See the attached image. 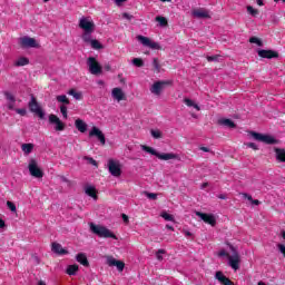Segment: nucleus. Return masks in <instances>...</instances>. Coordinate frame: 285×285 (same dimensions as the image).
I'll return each instance as SVG.
<instances>
[{"mask_svg": "<svg viewBox=\"0 0 285 285\" xmlns=\"http://www.w3.org/2000/svg\"><path fill=\"white\" fill-rule=\"evenodd\" d=\"M249 43H257L258 46H263L262 40L257 37L249 38Z\"/></svg>", "mask_w": 285, "mask_h": 285, "instance_id": "a18cd8bd", "label": "nucleus"}, {"mask_svg": "<svg viewBox=\"0 0 285 285\" xmlns=\"http://www.w3.org/2000/svg\"><path fill=\"white\" fill-rule=\"evenodd\" d=\"M169 83L170 81L164 80L154 82L150 87L151 95H156V97H159V95H161V92L164 91V88H166V86H168Z\"/></svg>", "mask_w": 285, "mask_h": 285, "instance_id": "423d86ee", "label": "nucleus"}, {"mask_svg": "<svg viewBox=\"0 0 285 285\" xmlns=\"http://www.w3.org/2000/svg\"><path fill=\"white\" fill-rule=\"evenodd\" d=\"M122 219L124 222H128V216H126V214H122Z\"/></svg>", "mask_w": 285, "mask_h": 285, "instance_id": "69168bd1", "label": "nucleus"}, {"mask_svg": "<svg viewBox=\"0 0 285 285\" xmlns=\"http://www.w3.org/2000/svg\"><path fill=\"white\" fill-rule=\"evenodd\" d=\"M141 149L145 151V153H149V155H154L155 157H158L159 153H157V150H155L154 148L151 147H148L146 145H142L141 146Z\"/></svg>", "mask_w": 285, "mask_h": 285, "instance_id": "2f4dec72", "label": "nucleus"}, {"mask_svg": "<svg viewBox=\"0 0 285 285\" xmlns=\"http://www.w3.org/2000/svg\"><path fill=\"white\" fill-rule=\"evenodd\" d=\"M49 124L56 126L55 130L57 131L66 130V124H63L61 119H59V117L55 114L49 115Z\"/></svg>", "mask_w": 285, "mask_h": 285, "instance_id": "9d476101", "label": "nucleus"}, {"mask_svg": "<svg viewBox=\"0 0 285 285\" xmlns=\"http://www.w3.org/2000/svg\"><path fill=\"white\" fill-rule=\"evenodd\" d=\"M75 125L79 132H86V130H88V125H86L81 119H77Z\"/></svg>", "mask_w": 285, "mask_h": 285, "instance_id": "a878e982", "label": "nucleus"}, {"mask_svg": "<svg viewBox=\"0 0 285 285\" xmlns=\"http://www.w3.org/2000/svg\"><path fill=\"white\" fill-rule=\"evenodd\" d=\"M89 164H92V166H97V160H94L92 158H87Z\"/></svg>", "mask_w": 285, "mask_h": 285, "instance_id": "4d7b16f0", "label": "nucleus"}, {"mask_svg": "<svg viewBox=\"0 0 285 285\" xmlns=\"http://www.w3.org/2000/svg\"><path fill=\"white\" fill-rule=\"evenodd\" d=\"M20 46H22V48H38L39 45H37L35 38L22 37L20 38Z\"/></svg>", "mask_w": 285, "mask_h": 285, "instance_id": "2eb2a0df", "label": "nucleus"}, {"mask_svg": "<svg viewBox=\"0 0 285 285\" xmlns=\"http://www.w3.org/2000/svg\"><path fill=\"white\" fill-rule=\"evenodd\" d=\"M6 227V222H3V219L0 218V228H4Z\"/></svg>", "mask_w": 285, "mask_h": 285, "instance_id": "052dcab7", "label": "nucleus"}, {"mask_svg": "<svg viewBox=\"0 0 285 285\" xmlns=\"http://www.w3.org/2000/svg\"><path fill=\"white\" fill-rule=\"evenodd\" d=\"M92 32H88V31H85L83 35H82V40L86 42V43H90L92 41Z\"/></svg>", "mask_w": 285, "mask_h": 285, "instance_id": "f704fd0d", "label": "nucleus"}, {"mask_svg": "<svg viewBox=\"0 0 285 285\" xmlns=\"http://www.w3.org/2000/svg\"><path fill=\"white\" fill-rule=\"evenodd\" d=\"M79 28L85 32H95V22L90 18H81L79 21Z\"/></svg>", "mask_w": 285, "mask_h": 285, "instance_id": "1a4fd4ad", "label": "nucleus"}, {"mask_svg": "<svg viewBox=\"0 0 285 285\" xmlns=\"http://www.w3.org/2000/svg\"><path fill=\"white\" fill-rule=\"evenodd\" d=\"M258 57H262L263 59H277V57H279V53L273 50L259 49Z\"/></svg>", "mask_w": 285, "mask_h": 285, "instance_id": "dca6fc26", "label": "nucleus"}, {"mask_svg": "<svg viewBox=\"0 0 285 285\" xmlns=\"http://www.w3.org/2000/svg\"><path fill=\"white\" fill-rule=\"evenodd\" d=\"M183 233H184L185 237H193V233H190L186 229H184Z\"/></svg>", "mask_w": 285, "mask_h": 285, "instance_id": "6e6d98bb", "label": "nucleus"}, {"mask_svg": "<svg viewBox=\"0 0 285 285\" xmlns=\"http://www.w3.org/2000/svg\"><path fill=\"white\" fill-rule=\"evenodd\" d=\"M166 228H168V230H175V228H173L170 225H166Z\"/></svg>", "mask_w": 285, "mask_h": 285, "instance_id": "774afa93", "label": "nucleus"}, {"mask_svg": "<svg viewBox=\"0 0 285 285\" xmlns=\"http://www.w3.org/2000/svg\"><path fill=\"white\" fill-rule=\"evenodd\" d=\"M156 21L157 23H159L160 28H166V26H168V19H166L165 17L157 16Z\"/></svg>", "mask_w": 285, "mask_h": 285, "instance_id": "c756f323", "label": "nucleus"}, {"mask_svg": "<svg viewBox=\"0 0 285 285\" xmlns=\"http://www.w3.org/2000/svg\"><path fill=\"white\" fill-rule=\"evenodd\" d=\"M29 110L31 112H35L36 115H38V117L40 119H43V117H46V114L43 112L41 107H39V102H37V98H35L33 96L31 97V100L29 101Z\"/></svg>", "mask_w": 285, "mask_h": 285, "instance_id": "20e7f679", "label": "nucleus"}, {"mask_svg": "<svg viewBox=\"0 0 285 285\" xmlns=\"http://www.w3.org/2000/svg\"><path fill=\"white\" fill-rule=\"evenodd\" d=\"M57 101L59 104H65V106H68L70 104V100L68 99V97L66 95L57 96Z\"/></svg>", "mask_w": 285, "mask_h": 285, "instance_id": "72a5a7b5", "label": "nucleus"}, {"mask_svg": "<svg viewBox=\"0 0 285 285\" xmlns=\"http://www.w3.org/2000/svg\"><path fill=\"white\" fill-rule=\"evenodd\" d=\"M207 186H208V183H204V184L202 185V189L204 190V188H207Z\"/></svg>", "mask_w": 285, "mask_h": 285, "instance_id": "338daca9", "label": "nucleus"}, {"mask_svg": "<svg viewBox=\"0 0 285 285\" xmlns=\"http://www.w3.org/2000/svg\"><path fill=\"white\" fill-rule=\"evenodd\" d=\"M200 150H203V153H210V149L208 147H200Z\"/></svg>", "mask_w": 285, "mask_h": 285, "instance_id": "bf43d9fd", "label": "nucleus"}, {"mask_svg": "<svg viewBox=\"0 0 285 285\" xmlns=\"http://www.w3.org/2000/svg\"><path fill=\"white\" fill-rule=\"evenodd\" d=\"M51 250L57 255H68V250H66L59 243H52Z\"/></svg>", "mask_w": 285, "mask_h": 285, "instance_id": "412c9836", "label": "nucleus"}, {"mask_svg": "<svg viewBox=\"0 0 285 285\" xmlns=\"http://www.w3.org/2000/svg\"><path fill=\"white\" fill-rule=\"evenodd\" d=\"M21 150H22V153H24V155H30V153H32V150H35V145L33 144H22Z\"/></svg>", "mask_w": 285, "mask_h": 285, "instance_id": "cd10ccee", "label": "nucleus"}, {"mask_svg": "<svg viewBox=\"0 0 285 285\" xmlns=\"http://www.w3.org/2000/svg\"><path fill=\"white\" fill-rule=\"evenodd\" d=\"M146 195H147L148 199H154V200L157 199V194L147 193Z\"/></svg>", "mask_w": 285, "mask_h": 285, "instance_id": "5fc2aeb1", "label": "nucleus"}, {"mask_svg": "<svg viewBox=\"0 0 285 285\" xmlns=\"http://www.w3.org/2000/svg\"><path fill=\"white\" fill-rule=\"evenodd\" d=\"M252 137L256 139V141H262L263 144H277V140L273 136L262 135L255 131L250 132Z\"/></svg>", "mask_w": 285, "mask_h": 285, "instance_id": "6e6552de", "label": "nucleus"}, {"mask_svg": "<svg viewBox=\"0 0 285 285\" xmlns=\"http://www.w3.org/2000/svg\"><path fill=\"white\" fill-rule=\"evenodd\" d=\"M76 259L79 264H81L82 266H89L90 264L88 263V257L86 256V254L83 253H79L76 256Z\"/></svg>", "mask_w": 285, "mask_h": 285, "instance_id": "b1692460", "label": "nucleus"}, {"mask_svg": "<svg viewBox=\"0 0 285 285\" xmlns=\"http://www.w3.org/2000/svg\"><path fill=\"white\" fill-rule=\"evenodd\" d=\"M60 112H61L63 119H68V107H66V105L60 106Z\"/></svg>", "mask_w": 285, "mask_h": 285, "instance_id": "ea45409f", "label": "nucleus"}, {"mask_svg": "<svg viewBox=\"0 0 285 285\" xmlns=\"http://www.w3.org/2000/svg\"><path fill=\"white\" fill-rule=\"evenodd\" d=\"M90 43L94 50H101V48H104V46H101V42H99V40H91Z\"/></svg>", "mask_w": 285, "mask_h": 285, "instance_id": "e433bc0d", "label": "nucleus"}, {"mask_svg": "<svg viewBox=\"0 0 285 285\" xmlns=\"http://www.w3.org/2000/svg\"><path fill=\"white\" fill-rule=\"evenodd\" d=\"M85 193L89 197H92L94 199H97V189L95 188V186L87 185L85 187Z\"/></svg>", "mask_w": 285, "mask_h": 285, "instance_id": "4be33fe9", "label": "nucleus"}, {"mask_svg": "<svg viewBox=\"0 0 285 285\" xmlns=\"http://www.w3.org/2000/svg\"><path fill=\"white\" fill-rule=\"evenodd\" d=\"M69 95H71V97H73L75 99H81V94L76 92L75 89L69 90Z\"/></svg>", "mask_w": 285, "mask_h": 285, "instance_id": "c03bdc74", "label": "nucleus"}, {"mask_svg": "<svg viewBox=\"0 0 285 285\" xmlns=\"http://www.w3.org/2000/svg\"><path fill=\"white\" fill-rule=\"evenodd\" d=\"M218 199H226V195L224 194L218 195Z\"/></svg>", "mask_w": 285, "mask_h": 285, "instance_id": "0e129e2a", "label": "nucleus"}, {"mask_svg": "<svg viewBox=\"0 0 285 285\" xmlns=\"http://www.w3.org/2000/svg\"><path fill=\"white\" fill-rule=\"evenodd\" d=\"M3 95L8 101L7 108L9 110H14V104H17V98H14V95H12L10 91H4Z\"/></svg>", "mask_w": 285, "mask_h": 285, "instance_id": "6ab92c4d", "label": "nucleus"}, {"mask_svg": "<svg viewBox=\"0 0 285 285\" xmlns=\"http://www.w3.org/2000/svg\"><path fill=\"white\" fill-rule=\"evenodd\" d=\"M191 13L195 19H210V10L206 8L194 9Z\"/></svg>", "mask_w": 285, "mask_h": 285, "instance_id": "9b49d317", "label": "nucleus"}, {"mask_svg": "<svg viewBox=\"0 0 285 285\" xmlns=\"http://www.w3.org/2000/svg\"><path fill=\"white\" fill-rule=\"evenodd\" d=\"M150 132H151V137H154V139H161V137H163L161 130L151 129Z\"/></svg>", "mask_w": 285, "mask_h": 285, "instance_id": "c9c22d12", "label": "nucleus"}, {"mask_svg": "<svg viewBox=\"0 0 285 285\" xmlns=\"http://www.w3.org/2000/svg\"><path fill=\"white\" fill-rule=\"evenodd\" d=\"M87 66L91 75H101L102 68H101V65H99V62L97 61V58L89 57L87 59Z\"/></svg>", "mask_w": 285, "mask_h": 285, "instance_id": "f03ea898", "label": "nucleus"}, {"mask_svg": "<svg viewBox=\"0 0 285 285\" xmlns=\"http://www.w3.org/2000/svg\"><path fill=\"white\" fill-rule=\"evenodd\" d=\"M246 146L247 148H253V150H258L257 144L255 142H247Z\"/></svg>", "mask_w": 285, "mask_h": 285, "instance_id": "09e8293b", "label": "nucleus"}, {"mask_svg": "<svg viewBox=\"0 0 285 285\" xmlns=\"http://www.w3.org/2000/svg\"><path fill=\"white\" fill-rule=\"evenodd\" d=\"M79 271V265H69L67 267V275H77V272Z\"/></svg>", "mask_w": 285, "mask_h": 285, "instance_id": "c85d7f7f", "label": "nucleus"}, {"mask_svg": "<svg viewBox=\"0 0 285 285\" xmlns=\"http://www.w3.org/2000/svg\"><path fill=\"white\" fill-rule=\"evenodd\" d=\"M275 155L277 161L285 164V149L276 148Z\"/></svg>", "mask_w": 285, "mask_h": 285, "instance_id": "393cba45", "label": "nucleus"}, {"mask_svg": "<svg viewBox=\"0 0 285 285\" xmlns=\"http://www.w3.org/2000/svg\"><path fill=\"white\" fill-rule=\"evenodd\" d=\"M153 66H154L155 70H157V72H159V70H161V66H159V60L157 58H154Z\"/></svg>", "mask_w": 285, "mask_h": 285, "instance_id": "37998d69", "label": "nucleus"}, {"mask_svg": "<svg viewBox=\"0 0 285 285\" xmlns=\"http://www.w3.org/2000/svg\"><path fill=\"white\" fill-rule=\"evenodd\" d=\"M207 61H219V56H207Z\"/></svg>", "mask_w": 285, "mask_h": 285, "instance_id": "8fccbe9b", "label": "nucleus"}, {"mask_svg": "<svg viewBox=\"0 0 285 285\" xmlns=\"http://www.w3.org/2000/svg\"><path fill=\"white\" fill-rule=\"evenodd\" d=\"M242 196L244 197V199H248L250 204L253 203V196L248 195L247 193H243Z\"/></svg>", "mask_w": 285, "mask_h": 285, "instance_id": "603ef678", "label": "nucleus"}, {"mask_svg": "<svg viewBox=\"0 0 285 285\" xmlns=\"http://www.w3.org/2000/svg\"><path fill=\"white\" fill-rule=\"evenodd\" d=\"M197 217H200L205 224H209L210 226H215L217 224V219L213 214H204L202 212H196Z\"/></svg>", "mask_w": 285, "mask_h": 285, "instance_id": "4468645a", "label": "nucleus"}, {"mask_svg": "<svg viewBox=\"0 0 285 285\" xmlns=\"http://www.w3.org/2000/svg\"><path fill=\"white\" fill-rule=\"evenodd\" d=\"M28 63H30V60H28V58L26 57H21L16 61L14 66L21 67V66H28Z\"/></svg>", "mask_w": 285, "mask_h": 285, "instance_id": "473e14b6", "label": "nucleus"}, {"mask_svg": "<svg viewBox=\"0 0 285 285\" xmlns=\"http://www.w3.org/2000/svg\"><path fill=\"white\" fill-rule=\"evenodd\" d=\"M132 63L134 66H136L137 68H141L144 66V60H141V58H134L132 59Z\"/></svg>", "mask_w": 285, "mask_h": 285, "instance_id": "a19ab883", "label": "nucleus"}, {"mask_svg": "<svg viewBox=\"0 0 285 285\" xmlns=\"http://www.w3.org/2000/svg\"><path fill=\"white\" fill-rule=\"evenodd\" d=\"M215 278L222 285H235L233 281H230L226 275H224L223 272H216Z\"/></svg>", "mask_w": 285, "mask_h": 285, "instance_id": "aec40b11", "label": "nucleus"}, {"mask_svg": "<svg viewBox=\"0 0 285 285\" xmlns=\"http://www.w3.org/2000/svg\"><path fill=\"white\" fill-rule=\"evenodd\" d=\"M252 204H253L254 206H259L261 202L257 200V199H253V200H252Z\"/></svg>", "mask_w": 285, "mask_h": 285, "instance_id": "13d9d810", "label": "nucleus"}, {"mask_svg": "<svg viewBox=\"0 0 285 285\" xmlns=\"http://www.w3.org/2000/svg\"><path fill=\"white\" fill-rule=\"evenodd\" d=\"M184 104H186L188 108H195L196 110H200L199 105L195 104V101L190 100L189 98H185Z\"/></svg>", "mask_w": 285, "mask_h": 285, "instance_id": "7c9ffc66", "label": "nucleus"}, {"mask_svg": "<svg viewBox=\"0 0 285 285\" xmlns=\"http://www.w3.org/2000/svg\"><path fill=\"white\" fill-rule=\"evenodd\" d=\"M107 264H108V266H116V268H117V271H119V273H122L124 268H126V264L124 262L117 261L112 256H107Z\"/></svg>", "mask_w": 285, "mask_h": 285, "instance_id": "f8f14e48", "label": "nucleus"}, {"mask_svg": "<svg viewBox=\"0 0 285 285\" xmlns=\"http://www.w3.org/2000/svg\"><path fill=\"white\" fill-rule=\"evenodd\" d=\"M277 248L281 254H283V257H285V245L284 244H278Z\"/></svg>", "mask_w": 285, "mask_h": 285, "instance_id": "de8ad7c7", "label": "nucleus"}, {"mask_svg": "<svg viewBox=\"0 0 285 285\" xmlns=\"http://www.w3.org/2000/svg\"><path fill=\"white\" fill-rule=\"evenodd\" d=\"M89 137H97V139L100 141V144L102 146H106V136L99 128L92 127L89 132Z\"/></svg>", "mask_w": 285, "mask_h": 285, "instance_id": "ddd939ff", "label": "nucleus"}, {"mask_svg": "<svg viewBox=\"0 0 285 285\" xmlns=\"http://www.w3.org/2000/svg\"><path fill=\"white\" fill-rule=\"evenodd\" d=\"M227 259L230 268L234 271L239 269V254L237 252H234V255H229Z\"/></svg>", "mask_w": 285, "mask_h": 285, "instance_id": "f3484780", "label": "nucleus"}, {"mask_svg": "<svg viewBox=\"0 0 285 285\" xmlns=\"http://www.w3.org/2000/svg\"><path fill=\"white\" fill-rule=\"evenodd\" d=\"M108 168L112 177H121V165L119 164V161L109 159Z\"/></svg>", "mask_w": 285, "mask_h": 285, "instance_id": "39448f33", "label": "nucleus"}, {"mask_svg": "<svg viewBox=\"0 0 285 285\" xmlns=\"http://www.w3.org/2000/svg\"><path fill=\"white\" fill-rule=\"evenodd\" d=\"M126 0H115V2L117 3V6H121V3H124Z\"/></svg>", "mask_w": 285, "mask_h": 285, "instance_id": "680f3d73", "label": "nucleus"}, {"mask_svg": "<svg viewBox=\"0 0 285 285\" xmlns=\"http://www.w3.org/2000/svg\"><path fill=\"white\" fill-rule=\"evenodd\" d=\"M28 169L32 177H36L37 179H41V177H43V171L39 168L36 159H30Z\"/></svg>", "mask_w": 285, "mask_h": 285, "instance_id": "7ed1b4c3", "label": "nucleus"}, {"mask_svg": "<svg viewBox=\"0 0 285 285\" xmlns=\"http://www.w3.org/2000/svg\"><path fill=\"white\" fill-rule=\"evenodd\" d=\"M111 97L118 102L126 101V94H124V90H121L119 87H116L111 90Z\"/></svg>", "mask_w": 285, "mask_h": 285, "instance_id": "a211bd4d", "label": "nucleus"}, {"mask_svg": "<svg viewBox=\"0 0 285 285\" xmlns=\"http://www.w3.org/2000/svg\"><path fill=\"white\" fill-rule=\"evenodd\" d=\"M257 6H264V0H256Z\"/></svg>", "mask_w": 285, "mask_h": 285, "instance_id": "e2e57ef3", "label": "nucleus"}, {"mask_svg": "<svg viewBox=\"0 0 285 285\" xmlns=\"http://www.w3.org/2000/svg\"><path fill=\"white\" fill-rule=\"evenodd\" d=\"M90 230H92L95 235H98V237H105L106 239H117V235H115L110 229L101 225H95L91 223Z\"/></svg>", "mask_w": 285, "mask_h": 285, "instance_id": "f257e3e1", "label": "nucleus"}, {"mask_svg": "<svg viewBox=\"0 0 285 285\" xmlns=\"http://www.w3.org/2000/svg\"><path fill=\"white\" fill-rule=\"evenodd\" d=\"M218 124L220 126H226L227 128H235L236 125L233 120L228 119V118H223L218 120Z\"/></svg>", "mask_w": 285, "mask_h": 285, "instance_id": "bb28decb", "label": "nucleus"}, {"mask_svg": "<svg viewBox=\"0 0 285 285\" xmlns=\"http://www.w3.org/2000/svg\"><path fill=\"white\" fill-rule=\"evenodd\" d=\"M158 159H161L163 161H168L170 159H177V155L169 153V154H159L157 156Z\"/></svg>", "mask_w": 285, "mask_h": 285, "instance_id": "5701e85b", "label": "nucleus"}, {"mask_svg": "<svg viewBox=\"0 0 285 285\" xmlns=\"http://www.w3.org/2000/svg\"><path fill=\"white\" fill-rule=\"evenodd\" d=\"M137 40L140 41L142 46H146L147 48H151V50H161V46L159 43L150 40V38L145 36H137Z\"/></svg>", "mask_w": 285, "mask_h": 285, "instance_id": "0eeeda50", "label": "nucleus"}, {"mask_svg": "<svg viewBox=\"0 0 285 285\" xmlns=\"http://www.w3.org/2000/svg\"><path fill=\"white\" fill-rule=\"evenodd\" d=\"M14 110L17 115H21V117H26V114H27L26 109H14Z\"/></svg>", "mask_w": 285, "mask_h": 285, "instance_id": "3c124183", "label": "nucleus"}, {"mask_svg": "<svg viewBox=\"0 0 285 285\" xmlns=\"http://www.w3.org/2000/svg\"><path fill=\"white\" fill-rule=\"evenodd\" d=\"M218 256L219 257H227V259H228V256H230V254H228L226 250H220L219 253H218Z\"/></svg>", "mask_w": 285, "mask_h": 285, "instance_id": "864d4df0", "label": "nucleus"}, {"mask_svg": "<svg viewBox=\"0 0 285 285\" xmlns=\"http://www.w3.org/2000/svg\"><path fill=\"white\" fill-rule=\"evenodd\" d=\"M7 206L10 209L11 213H17V206L14 205V203L8 200Z\"/></svg>", "mask_w": 285, "mask_h": 285, "instance_id": "79ce46f5", "label": "nucleus"}, {"mask_svg": "<svg viewBox=\"0 0 285 285\" xmlns=\"http://www.w3.org/2000/svg\"><path fill=\"white\" fill-rule=\"evenodd\" d=\"M165 222H175V217L168 213H161L160 215Z\"/></svg>", "mask_w": 285, "mask_h": 285, "instance_id": "58836bf2", "label": "nucleus"}, {"mask_svg": "<svg viewBox=\"0 0 285 285\" xmlns=\"http://www.w3.org/2000/svg\"><path fill=\"white\" fill-rule=\"evenodd\" d=\"M247 12L252 17H257V14H259V10L253 8L252 6H247Z\"/></svg>", "mask_w": 285, "mask_h": 285, "instance_id": "4c0bfd02", "label": "nucleus"}, {"mask_svg": "<svg viewBox=\"0 0 285 285\" xmlns=\"http://www.w3.org/2000/svg\"><path fill=\"white\" fill-rule=\"evenodd\" d=\"M164 253H166V250H164V249H159V250L156 253V257H157V259H158L159 262H161V259H164V256H161V255H164Z\"/></svg>", "mask_w": 285, "mask_h": 285, "instance_id": "49530a36", "label": "nucleus"}]
</instances>
